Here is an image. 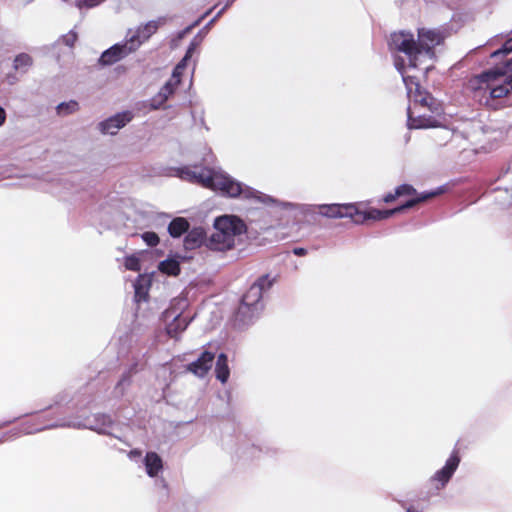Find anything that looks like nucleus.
I'll return each mask as SVG.
<instances>
[{"label":"nucleus","instance_id":"nucleus-1","mask_svg":"<svg viewBox=\"0 0 512 512\" xmlns=\"http://www.w3.org/2000/svg\"><path fill=\"white\" fill-rule=\"evenodd\" d=\"M467 88L478 103L498 109L505 99L512 98V75L502 68H491L473 76Z\"/></svg>","mask_w":512,"mask_h":512},{"label":"nucleus","instance_id":"nucleus-2","mask_svg":"<svg viewBox=\"0 0 512 512\" xmlns=\"http://www.w3.org/2000/svg\"><path fill=\"white\" fill-rule=\"evenodd\" d=\"M444 40L441 32L432 29H418L417 39L408 31L394 32L390 36V47L399 52H403L408 58V66L417 68L425 60L435 58L434 48L440 45Z\"/></svg>","mask_w":512,"mask_h":512},{"label":"nucleus","instance_id":"nucleus-3","mask_svg":"<svg viewBox=\"0 0 512 512\" xmlns=\"http://www.w3.org/2000/svg\"><path fill=\"white\" fill-rule=\"evenodd\" d=\"M244 222L236 216L224 215L214 223V232L208 239L207 246L217 251L233 248L237 239L245 232Z\"/></svg>","mask_w":512,"mask_h":512},{"label":"nucleus","instance_id":"nucleus-4","mask_svg":"<svg viewBox=\"0 0 512 512\" xmlns=\"http://www.w3.org/2000/svg\"><path fill=\"white\" fill-rule=\"evenodd\" d=\"M210 184L206 186V188L220 191L225 195L230 197H238L243 196L244 198H257L260 201H265L266 196L261 193L255 191L254 189L243 185L240 182L235 181L227 174L223 173L220 170H210Z\"/></svg>","mask_w":512,"mask_h":512},{"label":"nucleus","instance_id":"nucleus-5","mask_svg":"<svg viewBox=\"0 0 512 512\" xmlns=\"http://www.w3.org/2000/svg\"><path fill=\"white\" fill-rule=\"evenodd\" d=\"M396 66L399 72L402 74L403 81L407 88L408 96L415 102L419 103L421 106L427 107L429 110H433V106L435 104L434 98L429 93L422 90L420 85L414 81L413 77L406 75V66L403 62H397Z\"/></svg>","mask_w":512,"mask_h":512},{"label":"nucleus","instance_id":"nucleus-6","mask_svg":"<svg viewBox=\"0 0 512 512\" xmlns=\"http://www.w3.org/2000/svg\"><path fill=\"white\" fill-rule=\"evenodd\" d=\"M140 46V41L134 37H130L123 44H115L108 50H106L100 57V62L104 65H111L122 58L126 57L130 53L136 51Z\"/></svg>","mask_w":512,"mask_h":512},{"label":"nucleus","instance_id":"nucleus-7","mask_svg":"<svg viewBox=\"0 0 512 512\" xmlns=\"http://www.w3.org/2000/svg\"><path fill=\"white\" fill-rule=\"evenodd\" d=\"M459 463V454L457 451H454L447 459L444 467L437 471L430 479L436 490H440L445 487V485L449 482L452 475L456 471Z\"/></svg>","mask_w":512,"mask_h":512},{"label":"nucleus","instance_id":"nucleus-8","mask_svg":"<svg viewBox=\"0 0 512 512\" xmlns=\"http://www.w3.org/2000/svg\"><path fill=\"white\" fill-rule=\"evenodd\" d=\"M319 213L328 218L355 219L358 209L354 204H324L319 205Z\"/></svg>","mask_w":512,"mask_h":512},{"label":"nucleus","instance_id":"nucleus-9","mask_svg":"<svg viewBox=\"0 0 512 512\" xmlns=\"http://www.w3.org/2000/svg\"><path fill=\"white\" fill-rule=\"evenodd\" d=\"M132 113L125 111L115 114L98 124V129L103 134L115 135L121 128L132 120Z\"/></svg>","mask_w":512,"mask_h":512},{"label":"nucleus","instance_id":"nucleus-10","mask_svg":"<svg viewBox=\"0 0 512 512\" xmlns=\"http://www.w3.org/2000/svg\"><path fill=\"white\" fill-rule=\"evenodd\" d=\"M267 281L266 277H262L258 280L257 283L252 285L248 292L244 295L242 299V304L238 310V316L245 315L252 306H255L262 297V292L264 290V282Z\"/></svg>","mask_w":512,"mask_h":512},{"label":"nucleus","instance_id":"nucleus-11","mask_svg":"<svg viewBox=\"0 0 512 512\" xmlns=\"http://www.w3.org/2000/svg\"><path fill=\"white\" fill-rule=\"evenodd\" d=\"M210 170L211 169L203 168L200 171H196V169L192 167H183L177 169V176L183 180L200 184L206 188V186L211 185V179L209 177Z\"/></svg>","mask_w":512,"mask_h":512},{"label":"nucleus","instance_id":"nucleus-12","mask_svg":"<svg viewBox=\"0 0 512 512\" xmlns=\"http://www.w3.org/2000/svg\"><path fill=\"white\" fill-rule=\"evenodd\" d=\"M213 360V353L204 352L195 362L188 366V370L193 374L202 377L211 369Z\"/></svg>","mask_w":512,"mask_h":512},{"label":"nucleus","instance_id":"nucleus-13","mask_svg":"<svg viewBox=\"0 0 512 512\" xmlns=\"http://www.w3.org/2000/svg\"><path fill=\"white\" fill-rule=\"evenodd\" d=\"M146 472L150 477H156L163 469L161 457L156 452H147L144 458Z\"/></svg>","mask_w":512,"mask_h":512},{"label":"nucleus","instance_id":"nucleus-14","mask_svg":"<svg viewBox=\"0 0 512 512\" xmlns=\"http://www.w3.org/2000/svg\"><path fill=\"white\" fill-rule=\"evenodd\" d=\"M397 214V210L389 209V210H378V209H370L365 212H360L358 210V214L356 216H359L361 219H354L356 222L364 221L366 219H373V220H382L387 219L392 215Z\"/></svg>","mask_w":512,"mask_h":512},{"label":"nucleus","instance_id":"nucleus-15","mask_svg":"<svg viewBox=\"0 0 512 512\" xmlns=\"http://www.w3.org/2000/svg\"><path fill=\"white\" fill-rule=\"evenodd\" d=\"M205 239V232L202 228H194L188 232L184 240L186 249L192 250L199 247Z\"/></svg>","mask_w":512,"mask_h":512},{"label":"nucleus","instance_id":"nucleus-16","mask_svg":"<svg viewBox=\"0 0 512 512\" xmlns=\"http://www.w3.org/2000/svg\"><path fill=\"white\" fill-rule=\"evenodd\" d=\"M150 284V277L146 275H139L134 284L136 301H142L147 299Z\"/></svg>","mask_w":512,"mask_h":512},{"label":"nucleus","instance_id":"nucleus-17","mask_svg":"<svg viewBox=\"0 0 512 512\" xmlns=\"http://www.w3.org/2000/svg\"><path fill=\"white\" fill-rule=\"evenodd\" d=\"M159 28V22L158 21H150L144 26H141L138 28L137 32L134 37L136 40L140 41V45L148 40Z\"/></svg>","mask_w":512,"mask_h":512},{"label":"nucleus","instance_id":"nucleus-18","mask_svg":"<svg viewBox=\"0 0 512 512\" xmlns=\"http://www.w3.org/2000/svg\"><path fill=\"white\" fill-rule=\"evenodd\" d=\"M187 326H188L187 318L182 317L180 314H178L174 317L173 322L167 326L166 330L170 337L176 338L177 335L180 332L184 331Z\"/></svg>","mask_w":512,"mask_h":512},{"label":"nucleus","instance_id":"nucleus-19","mask_svg":"<svg viewBox=\"0 0 512 512\" xmlns=\"http://www.w3.org/2000/svg\"><path fill=\"white\" fill-rule=\"evenodd\" d=\"M189 228V223L185 218L178 217L171 221L168 231L172 237H180Z\"/></svg>","mask_w":512,"mask_h":512},{"label":"nucleus","instance_id":"nucleus-20","mask_svg":"<svg viewBox=\"0 0 512 512\" xmlns=\"http://www.w3.org/2000/svg\"><path fill=\"white\" fill-rule=\"evenodd\" d=\"M216 378L220 382L224 383L229 377V368L227 365V357L224 354H220L216 362Z\"/></svg>","mask_w":512,"mask_h":512},{"label":"nucleus","instance_id":"nucleus-21","mask_svg":"<svg viewBox=\"0 0 512 512\" xmlns=\"http://www.w3.org/2000/svg\"><path fill=\"white\" fill-rule=\"evenodd\" d=\"M158 268L162 273H165V274H168L171 276H176L180 272L179 262L174 258H168V259L160 262L158 265Z\"/></svg>","mask_w":512,"mask_h":512},{"label":"nucleus","instance_id":"nucleus-22","mask_svg":"<svg viewBox=\"0 0 512 512\" xmlns=\"http://www.w3.org/2000/svg\"><path fill=\"white\" fill-rule=\"evenodd\" d=\"M79 110L78 102L71 100L68 102H62L58 104L56 107V111L58 115L67 116L73 114Z\"/></svg>","mask_w":512,"mask_h":512},{"label":"nucleus","instance_id":"nucleus-23","mask_svg":"<svg viewBox=\"0 0 512 512\" xmlns=\"http://www.w3.org/2000/svg\"><path fill=\"white\" fill-rule=\"evenodd\" d=\"M33 60L28 54L22 53L15 57L14 68L26 72L27 69L32 65Z\"/></svg>","mask_w":512,"mask_h":512},{"label":"nucleus","instance_id":"nucleus-24","mask_svg":"<svg viewBox=\"0 0 512 512\" xmlns=\"http://www.w3.org/2000/svg\"><path fill=\"white\" fill-rule=\"evenodd\" d=\"M173 93V85L168 82L166 83L160 90L158 96L156 99H154L153 101L156 102L158 101V104L155 105L153 104V108L154 109H158L159 106L164 103L168 98L169 96Z\"/></svg>","mask_w":512,"mask_h":512},{"label":"nucleus","instance_id":"nucleus-25","mask_svg":"<svg viewBox=\"0 0 512 512\" xmlns=\"http://www.w3.org/2000/svg\"><path fill=\"white\" fill-rule=\"evenodd\" d=\"M432 126V123L429 119L425 118H412L410 112L408 113V127L410 129H418V128H426Z\"/></svg>","mask_w":512,"mask_h":512},{"label":"nucleus","instance_id":"nucleus-26","mask_svg":"<svg viewBox=\"0 0 512 512\" xmlns=\"http://www.w3.org/2000/svg\"><path fill=\"white\" fill-rule=\"evenodd\" d=\"M453 137V132L447 128H442L435 132L433 135L434 140L439 145H444L446 142H448Z\"/></svg>","mask_w":512,"mask_h":512},{"label":"nucleus","instance_id":"nucleus-27","mask_svg":"<svg viewBox=\"0 0 512 512\" xmlns=\"http://www.w3.org/2000/svg\"><path fill=\"white\" fill-rule=\"evenodd\" d=\"M193 51H194V46H191L189 47V49L187 50L186 52V55L185 57L182 59V61L176 66L175 70H174V73H173V76L174 77H179L180 74L182 73V70L185 68L186 66V62L187 60L192 56L193 54Z\"/></svg>","mask_w":512,"mask_h":512},{"label":"nucleus","instance_id":"nucleus-28","mask_svg":"<svg viewBox=\"0 0 512 512\" xmlns=\"http://www.w3.org/2000/svg\"><path fill=\"white\" fill-rule=\"evenodd\" d=\"M124 265L126 269L132 271H139L141 269L139 259L135 256H128L125 258Z\"/></svg>","mask_w":512,"mask_h":512},{"label":"nucleus","instance_id":"nucleus-29","mask_svg":"<svg viewBox=\"0 0 512 512\" xmlns=\"http://www.w3.org/2000/svg\"><path fill=\"white\" fill-rule=\"evenodd\" d=\"M143 241L149 246H156L159 243V237L154 232H145L141 235Z\"/></svg>","mask_w":512,"mask_h":512},{"label":"nucleus","instance_id":"nucleus-30","mask_svg":"<svg viewBox=\"0 0 512 512\" xmlns=\"http://www.w3.org/2000/svg\"><path fill=\"white\" fill-rule=\"evenodd\" d=\"M415 194H416V190L411 185H408V184H403L396 188V195H399V197L404 196V195H415Z\"/></svg>","mask_w":512,"mask_h":512},{"label":"nucleus","instance_id":"nucleus-31","mask_svg":"<svg viewBox=\"0 0 512 512\" xmlns=\"http://www.w3.org/2000/svg\"><path fill=\"white\" fill-rule=\"evenodd\" d=\"M512 52V37L508 39L502 46L501 49L494 51L492 57H497L501 54H509Z\"/></svg>","mask_w":512,"mask_h":512},{"label":"nucleus","instance_id":"nucleus-32","mask_svg":"<svg viewBox=\"0 0 512 512\" xmlns=\"http://www.w3.org/2000/svg\"><path fill=\"white\" fill-rule=\"evenodd\" d=\"M104 0H77L78 7H94L103 2Z\"/></svg>","mask_w":512,"mask_h":512},{"label":"nucleus","instance_id":"nucleus-33","mask_svg":"<svg viewBox=\"0 0 512 512\" xmlns=\"http://www.w3.org/2000/svg\"><path fill=\"white\" fill-rule=\"evenodd\" d=\"M416 204H418V200L416 198H414V199L407 201L404 205L394 208L393 210H397V213H400V212L404 211L405 209L415 206Z\"/></svg>","mask_w":512,"mask_h":512},{"label":"nucleus","instance_id":"nucleus-34","mask_svg":"<svg viewBox=\"0 0 512 512\" xmlns=\"http://www.w3.org/2000/svg\"><path fill=\"white\" fill-rule=\"evenodd\" d=\"M437 194H438L437 192L423 193V194L419 195L418 197H416V199L418 200V203H421V202H424V201L436 196Z\"/></svg>","mask_w":512,"mask_h":512},{"label":"nucleus","instance_id":"nucleus-35","mask_svg":"<svg viewBox=\"0 0 512 512\" xmlns=\"http://www.w3.org/2000/svg\"><path fill=\"white\" fill-rule=\"evenodd\" d=\"M6 116L7 115L5 109L0 105V127L4 125Z\"/></svg>","mask_w":512,"mask_h":512},{"label":"nucleus","instance_id":"nucleus-36","mask_svg":"<svg viewBox=\"0 0 512 512\" xmlns=\"http://www.w3.org/2000/svg\"><path fill=\"white\" fill-rule=\"evenodd\" d=\"M397 197H399V195H396V192L394 194H388L384 197V201L386 203H389V202H392L394 201Z\"/></svg>","mask_w":512,"mask_h":512},{"label":"nucleus","instance_id":"nucleus-37","mask_svg":"<svg viewBox=\"0 0 512 512\" xmlns=\"http://www.w3.org/2000/svg\"><path fill=\"white\" fill-rule=\"evenodd\" d=\"M294 253L296 255L302 256L306 253V250L304 248H295Z\"/></svg>","mask_w":512,"mask_h":512},{"label":"nucleus","instance_id":"nucleus-38","mask_svg":"<svg viewBox=\"0 0 512 512\" xmlns=\"http://www.w3.org/2000/svg\"><path fill=\"white\" fill-rule=\"evenodd\" d=\"M265 277L267 278V281H266V282H264V289H268V288H270V287H271V285H272V281H271V280H269L268 276H265Z\"/></svg>","mask_w":512,"mask_h":512},{"label":"nucleus","instance_id":"nucleus-39","mask_svg":"<svg viewBox=\"0 0 512 512\" xmlns=\"http://www.w3.org/2000/svg\"><path fill=\"white\" fill-rule=\"evenodd\" d=\"M506 67L512 72V58L506 62Z\"/></svg>","mask_w":512,"mask_h":512},{"label":"nucleus","instance_id":"nucleus-40","mask_svg":"<svg viewBox=\"0 0 512 512\" xmlns=\"http://www.w3.org/2000/svg\"><path fill=\"white\" fill-rule=\"evenodd\" d=\"M407 512H420V511L415 509L414 507H408Z\"/></svg>","mask_w":512,"mask_h":512},{"label":"nucleus","instance_id":"nucleus-41","mask_svg":"<svg viewBox=\"0 0 512 512\" xmlns=\"http://www.w3.org/2000/svg\"><path fill=\"white\" fill-rule=\"evenodd\" d=\"M166 315H167V317H172V316H174V314H173V313H171L169 310H167V311H166Z\"/></svg>","mask_w":512,"mask_h":512},{"label":"nucleus","instance_id":"nucleus-42","mask_svg":"<svg viewBox=\"0 0 512 512\" xmlns=\"http://www.w3.org/2000/svg\"><path fill=\"white\" fill-rule=\"evenodd\" d=\"M430 68H431L430 66H427V67L425 68L426 72H427Z\"/></svg>","mask_w":512,"mask_h":512}]
</instances>
